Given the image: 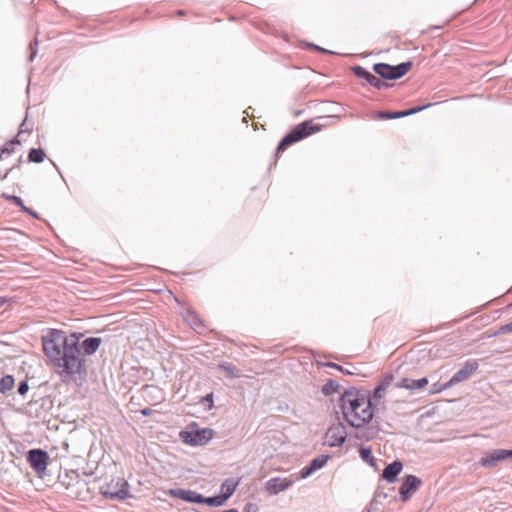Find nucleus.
Returning a JSON list of instances; mask_svg holds the SVG:
<instances>
[{
  "label": "nucleus",
  "mask_w": 512,
  "mask_h": 512,
  "mask_svg": "<svg viewBox=\"0 0 512 512\" xmlns=\"http://www.w3.org/2000/svg\"><path fill=\"white\" fill-rule=\"evenodd\" d=\"M79 336L75 333L64 337L63 333L53 330L46 338H43V351L51 364L57 369V373L65 378H82L86 375V363L79 356Z\"/></svg>",
  "instance_id": "obj_1"
},
{
  "label": "nucleus",
  "mask_w": 512,
  "mask_h": 512,
  "mask_svg": "<svg viewBox=\"0 0 512 512\" xmlns=\"http://www.w3.org/2000/svg\"><path fill=\"white\" fill-rule=\"evenodd\" d=\"M341 409L345 420L356 428L363 427L373 418L370 399L356 390L346 391L342 395Z\"/></svg>",
  "instance_id": "obj_2"
},
{
  "label": "nucleus",
  "mask_w": 512,
  "mask_h": 512,
  "mask_svg": "<svg viewBox=\"0 0 512 512\" xmlns=\"http://www.w3.org/2000/svg\"><path fill=\"white\" fill-rule=\"evenodd\" d=\"M323 125L314 120H307L296 125L279 143L277 152H284L292 144L321 131Z\"/></svg>",
  "instance_id": "obj_3"
},
{
  "label": "nucleus",
  "mask_w": 512,
  "mask_h": 512,
  "mask_svg": "<svg viewBox=\"0 0 512 512\" xmlns=\"http://www.w3.org/2000/svg\"><path fill=\"white\" fill-rule=\"evenodd\" d=\"M412 67L411 62L401 63L396 66H391L385 63L375 64L373 69L375 73L380 75L384 79L394 80L401 78L405 74H407Z\"/></svg>",
  "instance_id": "obj_4"
},
{
  "label": "nucleus",
  "mask_w": 512,
  "mask_h": 512,
  "mask_svg": "<svg viewBox=\"0 0 512 512\" xmlns=\"http://www.w3.org/2000/svg\"><path fill=\"white\" fill-rule=\"evenodd\" d=\"M101 493L109 498L124 499L128 495V483L122 477H114L101 486Z\"/></svg>",
  "instance_id": "obj_5"
},
{
  "label": "nucleus",
  "mask_w": 512,
  "mask_h": 512,
  "mask_svg": "<svg viewBox=\"0 0 512 512\" xmlns=\"http://www.w3.org/2000/svg\"><path fill=\"white\" fill-rule=\"evenodd\" d=\"M214 435V431L210 428H201L191 431L180 432L181 439L189 445L202 446L207 444Z\"/></svg>",
  "instance_id": "obj_6"
},
{
  "label": "nucleus",
  "mask_w": 512,
  "mask_h": 512,
  "mask_svg": "<svg viewBox=\"0 0 512 512\" xmlns=\"http://www.w3.org/2000/svg\"><path fill=\"white\" fill-rule=\"evenodd\" d=\"M479 367L477 360H468L463 367L457 371L451 379L443 384L442 388H451L465 380H467Z\"/></svg>",
  "instance_id": "obj_7"
},
{
  "label": "nucleus",
  "mask_w": 512,
  "mask_h": 512,
  "mask_svg": "<svg viewBox=\"0 0 512 512\" xmlns=\"http://www.w3.org/2000/svg\"><path fill=\"white\" fill-rule=\"evenodd\" d=\"M431 106H432V104L429 103V104H426L423 106L413 107V108H411L409 110H405V111H398V112L373 111L370 113V118H372L374 120L397 119V118H402V117H406V116H410V115L419 113Z\"/></svg>",
  "instance_id": "obj_8"
},
{
  "label": "nucleus",
  "mask_w": 512,
  "mask_h": 512,
  "mask_svg": "<svg viewBox=\"0 0 512 512\" xmlns=\"http://www.w3.org/2000/svg\"><path fill=\"white\" fill-rule=\"evenodd\" d=\"M347 433L342 423H335L329 427L325 434V443L331 447L340 446L344 443Z\"/></svg>",
  "instance_id": "obj_9"
},
{
  "label": "nucleus",
  "mask_w": 512,
  "mask_h": 512,
  "mask_svg": "<svg viewBox=\"0 0 512 512\" xmlns=\"http://www.w3.org/2000/svg\"><path fill=\"white\" fill-rule=\"evenodd\" d=\"M422 480L414 475L405 476L401 486L399 487L400 499L403 502L408 501L411 496L419 489Z\"/></svg>",
  "instance_id": "obj_10"
},
{
  "label": "nucleus",
  "mask_w": 512,
  "mask_h": 512,
  "mask_svg": "<svg viewBox=\"0 0 512 512\" xmlns=\"http://www.w3.org/2000/svg\"><path fill=\"white\" fill-rule=\"evenodd\" d=\"M48 459V454L41 449H33L28 453V462L30 466L39 474L46 470Z\"/></svg>",
  "instance_id": "obj_11"
},
{
  "label": "nucleus",
  "mask_w": 512,
  "mask_h": 512,
  "mask_svg": "<svg viewBox=\"0 0 512 512\" xmlns=\"http://www.w3.org/2000/svg\"><path fill=\"white\" fill-rule=\"evenodd\" d=\"M507 459V450L505 449H496L487 454H485L480 459V465L485 468H492L496 466V464L500 461Z\"/></svg>",
  "instance_id": "obj_12"
},
{
  "label": "nucleus",
  "mask_w": 512,
  "mask_h": 512,
  "mask_svg": "<svg viewBox=\"0 0 512 512\" xmlns=\"http://www.w3.org/2000/svg\"><path fill=\"white\" fill-rule=\"evenodd\" d=\"M294 481L295 479L275 477L267 481L266 490L270 494H277L289 488Z\"/></svg>",
  "instance_id": "obj_13"
},
{
  "label": "nucleus",
  "mask_w": 512,
  "mask_h": 512,
  "mask_svg": "<svg viewBox=\"0 0 512 512\" xmlns=\"http://www.w3.org/2000/svg\"><path fill=\"white\" fill-rule=\"evenodd\" d=\"M169 495L190 503H202L203 496L195 491L186 489H171Z\"/></svg>",
  "instance_id": "obj_14"
},
{
  "label": "nucleus",
  "mask_w": 512,
  "mask_h": 512,
  "mask_svg": "<svg viewBox=\"0 0 512 512\" xmlns=\"http://www.w3.org/2000/svg\"><path fill=\"white\" fill-rule=\"evenodd\" d=\"M352 71L357 77L365 79L369 84L376 88H381L383 85V82L378 77L361 66L353 67Z\"/></svg>",
  "instance_id": "obj_15"
},
{
  "label": "nucleus",
  "mask_w": 512,
  "mask_h": 512,
  "mask_svg": "<svg viewBox=\"0 0 512 512\" xmlns=\"http://www.w3.org/2000/svg\"><path fill=\"white\" fill-rule=\"evenodd\" d=\"M427 384H428V379L426 377L418 379V380H413L410 378H402L400 380V382L397 384V387L404 388V389H407L410 391H415V390L424 389L427 386Z\"/></svg>",
  "instance_id": "obj_16"
},
{
  "label": "nucleus",
  "mask_w": 512,
  "mask_h": 512,
  "mask_svg": "<svg viewBox=\"0 0 512 512\" xmlns=\"http://www.w3.org/2000/svg\"><path fill=\"white\" fill-rule=\"evenodd\" d=\"M402 469L403 464L396 460L384 468L382 477L386 481L393 483L396 481L397 476L401 473Z\"/></svg>",
  "instance_id": "obj_17"
},
{
  "label": "nucleus",
  "mask_w": 512,
  "mask_h": 512,
  "mask_svg": "<svg viewBox=\"0 0 512 512\" xmlns=\"http://www.w3.org/2000/svg\"><path fill=\"white\" fill-rule=\"evenodd\" d=\"M327 462V457L326 456H320V457H317L315 458L309 466L307 467H304L301 471H300V478H306L308 477L309 475H311L314 471L322 468Z\"/></svg>",
  "instance_id": "obj_18"
},
{
  "label": "nucleus",
  "mask_w": 512,
  "mask_h": 512,
  "mask_svg": "<svg viewBox=\"0 0 512 512\" xmlns=\"http://www.w3.org/2000/svg\"><path fill=\"white\" fill-rule=\"evenodd\" d=\"M101 343V338L89 337L82 341L81 349L85 355H92L99 349Z\"/></svg>",
  "instance_id": "obj_19"
},
{
  "label": "nucleus",
  "mask_w": 512,
  "mask_h": 512,
  "mask_svg": "<svg viewBox=\"0 0 512 512\" xmlns=\"http://www.w3.org/2000/svg\"><path fill=\"white\" fill-rule=\"evenodd\" d=\"M238 486V481H235L233 479H227L225 482L221 485V495L225 497L227 500L236 490Z\"/></svg>",
  "instance_id": "obj_20"
},
{
  "label": "nucleus",
  "mask_w": 512,
  "mask_h": 512,
  "mask_svg": "<svg viewBox=\"0 0 512 512\" xmlns=\"http://www.w3.org/2000/svg\"><path fill=\"white\" fill-rule=\"evenodd\" d=\"M47 157L46 152L41 148H33L28 153V162L42 163Z\"/></svg>",
  "instance_id": "obj_21"
},
{
  "label": "nucleus",
  "mask_w": 512,
  "mask_h": 512,
  "mask_svg": "<svg viewBox=\"0 0 512 512\" xmlns=\"http://www.w3.org/2000/svg\"><path fill=\"white\" fill-rule=\"evenodd\" d=\"M185 319L194 330H198L199 328L202 327V322L199 316L190 309L187 310Z\"/></svg>",
  "instance_id": "obj_22"
},
{
  "label": "nucleus",
  "mask_w": 512,
  "mask_h": 512,
  "mask_svg": "<svg viewBox=\"0 0 512 512\" xmlns=\"http://www.w3.org/2000/svg\"><path fill=\"white\" fill-rule=\"evenodd\" d=\"M20 145V141L18 139L11 140L6 142L4 146L0 149V160L3 159L5 155H10L15 151L16 146Z\"/></svg>",
  "instance_id": "obj_23"
},
{
  "label": "nucleus",
  "mask_w": 512,
  "mask_h": 512,
  "mask_svg": "<svg viewBox=\"0 0 512 512\" xmlns=\"http://www.w3.org/2000/svg\"><path fill=\"white\" fill-rule=\"evenodd\" d=\"M20 145V141L18 139L11 140L6 142L4 146L0 149V160L3 159L5 155H10L15 151L16 146Z\"/></svg>",
  "instance_id": "obj_24"
},
{
  "label": "nucleus",
  "mask_w": 512,
  "mask_h": 512,
  "mask_svg": "<svg viewBox=\"0 0 512 512\" xmlns=\"http://www.w3.org/2000/svg\"><path fill=\"white\" fill-rule=\"evenodd\" d=\"M393 381V375H388L384 378L381 384L374 391V398L380 399L382 393L390 386Z\"/></svg>",
  "instance_id": "obj_25"
},
{
  "label": "nucleus",
  "mask_w": 512,
  "mask_h": 512,
  "mask_svg": "<svg viewBox=\"0 0 512 512\" xmlns=\"http://www.w3.org/2000/svg\"><path fill=\"white\" fill-rule=\"evenodd\" d=\"M219 369L222 370L226 376L234 378L240 376V371L232 364L225 363L219 366Z\"/></svg>",
  "instance_id": "obj_26"
},
{
  "label": "nucleus",
  "mask_w": 512,
  "mask_h": 512,
  "mask_svg": "<svg viewBox=\"0 0 512 512\" xmlns=\"http://www.w3.org/2000/svg\"><path fill=\"white\" fill-rule=\"evenodd\" d=\"M14 385V378L10 375L2 377L0 381V391L5 392L11 390Z\"/></svg>",
  "instance_id": "obj_27"
},
{
  "label": "nucleus",
  "mask_w": 512,
  "mask_h": 512,
  "mask_svg": "<svg viewBox=\"0 0 512 512\" xmlns=\"http://www.w3.org/2000/svg\"><path fill=\"white\" fill-rule=\"evenodd\" d=\"M226 499L225 497H223L221 494L218 495V496H214V497H208V498H204L203 497V502L202 503H206L208 505H211V506H221L225 503Z\"/></svg>",
  "instance_id": "obj_28"
},
{
  "label": "nucleus",
  "mask_w": 512,
  "mask_h": 512,
  "mask_svg": "<svg viewBox=\"0 0 512 512\" xmlns=\"http://www.w3.org/2000/svg\"><path fill=\"white\" fill-rule=\"evenodd\" d=\"M505 333H512V321L505 325L500 326L499 329L497 330V332L494 333V335L505 334Z\"/></svg>",
  "instance_id": "obj_29"
},
{
  "label": "nucleus",
  "mask_w": 512,
  "mask_h": 512,
  "mask_svg": "<svg viewBox=\"0 0 512 512\" xmlns=\"http://www.w3.org/2000/svg\"><path fill=\"white\" fill-rule=\"evenodd\" d=\"M12 201H13L16 205H18L19 207H21V209H22V210H24V211H27V212L31 213V212H30V211H29V210L24 206L23 201L21 200V198H20V197L13 196V197H12Z\"/></svg>",
  "instance_id": "obj_30"
},
{
  "label": "nucleus",
  "mask_w": 512,
  "mask_h": 512,
  "mask_svg": "<svg viewBox=\"0 0 512 512\" xmlns=\"http://www.w3.org/2000/svg\"><path fill=\"white\" fill-rule=\"evenodd\" d=\"M203 402H207L208 403V409H212V407H213V393L207 394L203 398Z\"/></svg>",
  "instance_id": "obj_31"
},
{
  "label": "nucleus",
  "mask_w": 512,
  "mask_h": 512,
  "mask_svg": "<svg viewBox=\"0 0 512 512\" xmlns=\"http://www.w3.org/2000/svg\"><path fill=\"white\" fill-rule=\"evenodd\" d=\"M28 390V385L26 383H21L18 387V392L21 394V395H24Z\"/></svg>",
  "instance_id": "obj_32"
},
{
  "label": "nucleus",
  "mask_w": 512,
  "mask_h": 512,
  "mask_svg": "<svg viewBox=\"0 0 512 512\" xmlns=\"http://www.w3.org/2000/svg\"><path fill=\"white\" fill-rule=\"evenodd\" d=\"M442 386L443 385L434 384L433 387H432V392L433 393H439V392L447 389V388H442Z\"/></svg>",
  "instance_id": "obj_33"
},
{
  "label": "nucleus",
  "mask_w": 512,
  "mask_h": 512,
  "mask_svg": "<svg viewBox=\"0 0 512 512\" xmlns=\"http://www.w3.org/2000/svg\"><path fill=\"white\" fill-rule=\"evenodd\" d=\"M371 451L368 449H361L360 454L363 459H367L370 455Z\"/></svg>",
  "instance_id": "obj_34"
},
{
  "label": "nucleus",
  "mask_w": 512,
  "mask_h": 512,
  "mask_svg": "<svg viewBox=\"0 0 512 512\" xmlns=\"http://www.w3.org/2000/svg\"><path fill=\"white\" fill-rule=\"evenodd\" d=\"M140 412L143 416H150L153 411L150 408H144Z\"/></svg>",
  "instance_id": "obj_35"
},
{
  "label": "nucleus",
  "mask_w": 512,
  "mask_h": 512,
  "mask_svg": "<svg viewBox=\"0 0 512 512\" xmlns=\"http://www.w3.org/2000/svg\"><path fill=\"white\" fill-rule=\"evenodd\" d=\"M512 458V450H507V459Z\"/></svg>",
  "instance_id": "obj_36"
},
{
  "label": "nucleus",
  "mask_w": 512,
  "mask_h": 512,
  "mask_svg": "<svg viewBox=\"0 0 512 512\" xmlns=\"http://www.w3.org/2000/svg\"><path fill=\"white\" fill-rule=\"evenodd\" d=\"M177 15H178V16H184V15H185V12H184L183 10H179V11L177 12Z\"/></svg>",
  "instance_id": "obj_37"
},
{
  "label": "nucleus",
  "mask_w": 512,
  "mask_h": 512,
  "mask_svg": "<svg viewBox=\"0 0 512 512\" xmlns=\"http://www.w3.org/2000/svg\"><path fill=\"white\" fill-rule=\"evenodd\" d=\"M329 366L340 368L337 364H329Z\"/></svg>",
  "instance_id": "obj_38"
}]
</instances>
